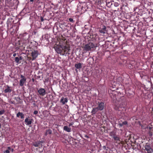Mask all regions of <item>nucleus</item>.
Segmentation results:
<instances>
[{"instance_id": "nucleus-19", "label": "nucleus", "mask_w": 153, "mask_h": 153, "mask_svg": "<svg viewBox=\"0 0 153 153\" xmlns=\"http://www.w3.org/2000/svg\"><path fill=\"white\" fill-rule=\"evenodd\" d=\"M64 130L68 132H70L71 131V128H69L67 126H64L63 128Z\"/></svg>"}, {"instance_id": "nucleus-6", "label": "nucleus", "mask_w": 153, "mask_h": 153, "mask_svg": "<svg viewBox=\"0 0 153 153\" xmlns=\"http://www.w3.org/2000/svg\"><path fill=\"white\" fill-rule=\"evenodd\" d=\"M31 54L32 57V60H33L37 57L39 53L38 51L37 50H33L32 51Z\"/></svg>"}, {"instance_id": "nucleus-7", "label": "nucleus", "mask_w": 153, "mask_h": 153, "mask_svg": "<svg viewBox=\"0 0 153 153\" xmlns=\"http://www.w3.org/2000/svg\"><path fill=\"white\" fill-rule=\"evenodd\" d=\"M43 39L42 40V42L43 43L45 46H47L48 45V35L46 34L43 35L42 37Z\"/></svg>"}, {"instance_id": "nucleus-27", "label": "nucleus", "mask_w": 153, "mask_h": 153, "mask_svg": "<svg viewBox=\"0 0 153 153\" xmlns=\"http://www.w3.org/2000/svg\"><path fill=\"white\" fill-rule=\"evenodd\" d=\"M109 135L113 137L115 136L116 135V133L114 131H112L110 132Z\"/></svg>"}, {"instance_id": "nucleus-53", "label": "nucleus", "mask_w": 153, "mask_h": 153, "mask_svg": "<svg viewBox=\"0 0 153 153\" xmlns=\"http://www.w3.org/2000/svg\"><path fill=\"white\" fill-rule=\"evenodd\" d=\"M48 12H49V13H51V12H52L51 10H50V11L48 10Z\"/></svg>"}, {"instance_id": "nucleus-9", "label": "nucleus", "mask_w": 153, "mask_h": 153, "mask_svg": "<svg viewBox=\"0 0 153 153\" xmlns=\"http://www.w3.org/2000/svg\"><path fill=\"white\" fill-rule=\"evenodd\" d=\"M98 106L97 107L99 111L103 110L105 107L104 103L102 102H97Z\"/></svg>"}, {"instance_id": "nucleus-24", "label": "nucleus", "mask_w": 153, "mask_h": 153, "mask_svg": "<svg viewBox=\"0 0 153 153\" xmlns=\"http://www.w3.org/2000/svg\"><path fill=\"white\" fill-rule=\"evenodd\" d=\"M41 143L40 141H38L37 142H36L33 144V146H34L36 147H38L40 145Z\"/></svg>"}, {"instance_id": "nucleus-60", "label": "nucleus", "mask_w": 153, "mask_h": 153, "mask_svg": "<svg viewBox=\"0 0 153 153\" xmlns=\"http://www.w3.org/2000/svg\"><path fill=\"white\" fill-rule=\"evenodd\" d=\"M34 33H35H35H36V32H34Z\"/></svg>"}, {"instance_id": "nucleus-52", "label": "nucleus", "mask_w": 153, "mask_h": 153, "mask_svg": "<svg viewBox=\"0 0 153 153\" xmlns=\"http://www.w3.org/2000/svg\"><path fill=\"white\" fill-rule=\"evenodd\" d=\"M94 35H95V36H94V38H95V37H96V36H97V34H94Z\"/></svg>"}, {"instance_id": "nucleus-31", "label": "nucleus", "mask_w": 153, "mask_h": 153, "mask_svg": "<svg viewBox=\"0 0 153 153\" xmlns=\"http://www.w3.org/2000/svg\"><path fill=\"white\" fill-rule=\"evenodd\" d=\"M5 112L4 110L3 109L1 111H0V115H1L3 114Z\"/></svg>"}, {"instance_id": "nucleus-59", "label": "nucleus", "mask_w": 153, "mask_h": 153, "mask_svg": "<svg viewBox=\"0 0 153 153\" xmlns=\"http://www.w3.org/2000/svg\"><path fill=\"white\" fill-rule=\"evenodd\" d=\"M138 146H140V144H139Z\"/></svg>"}, {"instance_id": "nucleus-36", "label": "nucleus", "mask_w": 153, "mask_h": 153, "mask_svg": "<svg viewBox=\"0 0 153 153\" xmlns=\"http://www.w3.org/2000/svg\"><path fill=\"white\" fill-rule=\"evenodd\" d=\"M8 149H9V150H10V151H11L12 152H13V149L11 148L10 147H8Z\"/></svg>"}, {"instance_id": "nucleus-5", "label": "nucleus", "mask_w": 153, "mask_h": 153, "mask_svg": "<svg viewBox=\"0 0 153 153\" xmlns=\"http://www.w3.org/2000/svg\"><path fill=\"white\" fill-rule=\"evenodd\" d=\"M20 78L21 79L19 81V85L21 86H23L26 82V79L25 77L22 75H21Z\"/></svg>"}, {"instance_id": "nucleus-21", "label": "nucleus", "mask_w": 153, "mask_h": 153, "mask_svg": "<svg viewBox=\"0 0 153 153\" xmlns=\"http://www.w3.org/2000/svg\"><path fill=\"white\" fill-rule=\"evenodd\" d=\"M98 111H99V109L96 107L93 108L91 112L92 114H95Z\"/></svg>"}, {"instance_id": "nucleus-39", "label": "nucleus", "mask_w": 153, "mask_h": 153, "mask_svg": "<svg viewBox=\"0 0 153 153\" xmlns=\"http://www.w3.org/2000/svg\"><path fill=\"white\" fill-rule=\"evenodd\" d=\"M52 133V131L49 129H48V134H51Z\"/></svg>"}, {"instance_id": "nucleus-18", "label": "nucleus", "mask_w": 153, "mask_h": 153, "mask_svg": "<svg viewBox=\"0 0 153 153\" xmlns=\"http://www.w3.org/2000/svg\"><path fill=\"white\" fill-rule=\"evenodd\" d=\"M94 36H95V35H93L90 31L87 34V36L88 37H89L91 39L94 38Z\"/></svg>"}, {"instance_id": "nucleus-35", "label": "nucleus", "mask_w": 153, "mask_h": 153, "mask_svg": "<svg viewBox=\"0 0 153 153\" xmlns=\"http://www.w3.org/2000/svg\"><path fill=\"white\" fill-rule=\"evenodd\" d=\"M123 7L125 6L127 7L128 5V4L126 2H124L123 3Z\"/></svg>"}, {"instance_id": "nucleus-1", "label": "nucleus", "mask_w": 153, "mask_h": 153, "mask_svg": "<svg viewBox=\"0 0 153 153\" xmlns=\"http://www.w3.org/2000/svg\"><path fill=\"white\" fill-rule=\"evenodd\" d=\"M67 42L64 41V45L62 44H61L60 43L57 45H52V48H54L56 52L59 54H61L64 55L65 54H67L68 52L70 50L69 45L67 44Z\"/></svg>"}, {"instance_id": "nucleus-8", "label": "nucleus", "mask_w": 153, "mask_h": 153, "mask_svg": "<svg viewBox=\"0 0 153 153\" xmlns=\"http://www.w3.org/2000/svg\"><path fill=\"white\" fill-rule=\"evenodd\" d=\"M106 28L105 26L103 25L102 28H99V31L101 35H104L107 32Z\"/></svg>"}, {"instance_id": "nucleus-50", "label": "nucleus", "mask_w": 153, "mask_h": 153, "mask_svg": "<svg viewBox=\"0 0 153 153\" xmlns=\"http://www.w3.org/2000/svg\"><path fill=\"white\" fill-rule=\"evenodd\" d=\"M16 55V53H14L13 54V56H14V57H15V56Z\"/></svg>"}, {"instance_id": "nucleus-11", "label": "nucleus", "mask_w": 153, "mask_h": 153, "mask_svg": "<svg viewBox=\"0 0 153 153\" xmlns=\"http://www.w3.org/2000/svg\"><path fill=\"white\" fill-rule=\"evenodd\" d=\"M126 94L127 95V96L129 97H131L133 96L134 94V92L131 89H128L126 90Z\"/></svg>"}, {"instance_id": "nucleus-32", "label": "nucleus", "mask_w": 153, "mask_h": 153, "mask_svg": "<svg viewBox=\"0 0 153 153\" xmlns=\"http://www.w3.org/2000/svg\"><path fill=\"white\" fill-rule=\"evenodd\" d=\"M148 133L150 137L152 136V135L153 132L150 131H149Z\"/></svg>"}, {"instance_id": "nucleus-38", "label": "nucleus", "mask_w": 153, "mask_h": 153, "mask_svg": "<svg viewBox=\"0 0 153 153\" xmlns=\"http://www.w3.org/2000/svg\"><path fill=\"white\" fill-rule=\"evenodd\" d=\"M38 111H36V110L34 111L33 112V114H38Z\"/></svg>"}, {"instance_id": "nucleus-58", "label": "nucleus", "mask_w": 153, "mask_h": 153, "mask_svg": "<svg viewBox=\"0 0 153 153\" xmlns=\"http://www.w3.org/2000/svg\"><path fill=\"white\" fill-rule=\"evenodd\" d=\"M152 111H153V108H152Z\"/></svg>"}, {"instance_id": "nucleus-13", "label": "nucleus", "mask_w": 153, "mask_h": 153, "mask_svg": "<svg viewBox=\"0 0 153 153\" xmlns=\"http://www.w3.org/2000/svg\"><path fill=\"white\" fill-rule=\"evenodd\" d=\"M38 92L40 95L42 96H44L45 94V90L44 88H39L38 90Z\"/></svg>"}, {"instance_id": "nucleus-16", "label": "nucleus", "mask_w": 153, "mask_h": 153, "mask_svg": "<svg viewBox=\"0 0 153 153\" xmlns=\"http://www.w3.org/2000/svg\"><path fill=\"white\" fill-rule=\"evenodd\" d=\"M13 18L10 17L8 18L7 21V26H9L10 25L12 24V23L13 22Z\"/></svg>"}, {"instance_id": "nucleus-20", "label": "nucleus", "mask_w": 153, "mask_h": 153, "mask_svg": "<svg viewBox=\"0 0 153 153\" xmlns=\"http://www.w3.org/2000/svg\"><path fill=\"white\" fill-rule=\"evenodd\" d=\"M75 67L76 68L80 69L82 67V64L80 63L76 64L75 65Z\"/></svg>"}, {"instance_id": "nucleus-23", "label": "nucleus", "mask_w": 153, "mask_h": 153, "mask_svg": "<svg viewBox=\"0 0 153 153\" xmlns=\"http://www.w3.org/2000/svg\"><path fill=\"white\" fill-rule=\"evenodd\" d=\"M50 4H51L53 6H50L49 7V8H48V10H54V6L53 4L52 3H51V2H48V6L49 5H50Z\"/></svg>"}, {"instance_id": "nucleus-22", "label": "nucleus", "mask_w": 153, "mask_h": 153, "mask_svg": "<svg viewBox=\"0 0 153 153\" xmlns=\"http://www.w3.org/2000/svg\"><path fill=\"white\" fill-rule=\"evenodd\" d=\"M53 10H51V13H49V15H48V18H49V20L52 19V17H53L54 15V13H53ZM49 19H48V21Z\"/></svg>"}, {"instance_id": "nucleus-42", "label": "nucleus", "mask_w": 153, "mask_h": 153, "mask_svg": "<svg viewBox=\"0 0 153 153\" xmlns=\"http://www.w3.org/2000/svg\"><path fill=\"white\" fill-rule=\"evenodd\" d=\"M140 33L139 32H137V35L138 36H140Z\"/></svg>"}, {"instance_id": "nucleus-33", "label": "nucleus", "mask_w": 153, "mask_h": 153, "mask_svg": "<svg viewBox=\"0 0 153 153\" xmlns=\"http://www.w3.org/2000/svg\"><path fill=\"white\" fill-rule=\"evenodd\" d=\"M10 150H9L8 147L7 148V149L4 152V153H10Z\"/></svg>"}, {"instance_id": "nucleus-55", "label": "nucleus", "mask_w": 153, "mask_h": 153, "mask_svg": "<svg viewBox=\"0 0 153 153\" xmlns=\"http://www.w3.org/2000/svg\"><path fill=\"white\" fill-rule=\"evenodd\" d=\"M123 6H122V7H120V9H121V10H122V9H123Z\"/></svg>"}, {"instance_id": "nucleus-47", "label": "nucleus", "mask_w": 153, "mask_h": 153, "mask_svg": "<svg viewBox=\"0 0 153 153\" xmlns=\"http://www.w3.org/2000/svg\"><path fill=\"white\" fill-rule=\"evenodd\" d=\"M46 132L45 133V135L46 136H47V132L48 131V130H46Z\"/></svg>"}, {"instance_id": "nucleus-45", "label": "nucleus", "mask_w": 153, "mask_h": 153, "mask_svg": "<svg viewBox=\"0 0 153 153\" xmlns=\"http://www.w3.org/2000/svg\"><path fill=\"white\" fill-rule=\"evenodd\" d=\"M33 105L34 106H36V103H35V101H33Z\"/></svg>"}, {"instance_id": "nucleus-57", "label": "nucleus", "mask_w": 153, "mask_h": 153, "mask_svg": "<svg viewBox=\"0 0 153 153\" xmlns=\"http://www.w3.org/2000/svg\"><path fill=\"white\" fill-rule=\"evenodd\" d=\"M53 110H54L55 111H56V110H55V109L54 108Z\"/></svg>"}, {"instance_id": "nucleus-4", "label": "nucleus", "mask_w": 153, "mask_h": 153, "mask_svg": "<svg viewBox=\"0 0 153 153\" xmlns=\"http://www.w3.org/2000/svg\"><path fill=\"white\" fill-rule=\"evenodd\" d=\"M110 92V96L113 101V102H116L117 100V97L118 96L117 95L118 94L117 92V91H115V90H110V91H109Z\"/></svg>"}, {"instance_id": "nucleus-37", "label": "nucleus", "mask_w": 153, "mask_h": 153, "mask_svg": "<svg viewBox=\"0 0 153 153\" xmlns=\"http://www.w3.org/2000/svg\"><path fill=\"white\" fill-rule=\"evenodd\" d=\"M69 21L72 22H74V20L72 18H70L69 19Z\"/></svg>"}, {"instance_id": "nucleus-26", "label": "nucleus", "mask_w": 153, "mask_h": 153, "mask_svg": "<svg viewBox=\"0 0 153 153\" xmlns=\"http://www.w3.org/2000/svg\"><path fill=\"white\" fill-rule=\"evenodd\" d=\"M127 122L126 121H124L122 122V123H119V125L120 127H122L124 125H126L127 124Z\"/></svg>"}, {"instance_id": "nucleus-3", "label": "nucleus", "mask_w": 153, "mask_h": 153, "mask_svg": "<svg viewBox=\"0 0 153 153\" xmlns=\"http://www.w3.org/2000/svg\"><path fill=\"white\" fill-rule=\"evenodd\" d=\"M97 47V44L95 43L90 42L85 45L84 47V49L86 51H91V49L94 50Z\"/></svg>"}, {"instance_id": "nucleus-10", "label": "nucleus", "mask_w": 153, "mask_h": 153, "mask_svg": "<svg viewBox=\"0 0 153 153\" xmlns=\"http://www.w3.org/2000/svg\"><path fill=\"white\" fill-rule=\"evenodd\" d=\"M145 150L147 153H153V149L149 145H146L145 146Z\"/></svg>"}, {"instance_id": "nucleus-30", "label": "nucleus", "mask_w": 153, "mask_h": 153, "mask_svg": "<svg viewBox=\"0 0 153 153\" xmlns=\"http://www.w3.org/2000/svg\"><path fill=\"white\" fill-rule=\"evenodd\" d=\"M19 57H16L15 58V61L17 63H19Z\"/></svg>"}, {"instance_id": "nucleus-29", "label": "nucleus", "mask_w": 153, "mask_h": 153, "mask_svg": "<svg viewBox=\"0 0 153 153\" xmlns=\"http://www.w3.org/2000/svg\"><path fill=\"white\" fill-rule=\"evenodd\" d=\"M113 138L115 140L118 141L120 140V138L119 137L116 135L115 136L113 137Z\"/></svg>"}, {"instance_id": "nucleus-25", "label": "nucleus", "mask_w": 153, "mask_h": 153, "mask_svg": "<svg viewBox=\"0 0 153 153\" xmlns=\"http://www.w3.org/2000/svg\"><path fill=\"white\" fill-rule=\"evenodd\" d=\"M53 44L54 45H57V44L56 43H55V41H54V39H53V40L50 43V48H52V45H53Z\"/></svg>"}, {"instance_id": "nucleus-48", "label": "nucleus", "mask_w": 153, "mask_h": 153, "mask_svg": "<svg viewBox=\"0 0 153 153\" xmlns=\"http://www.w3.org/2000/svg\"><path fill=\"white\" fill-rule=\"evenodd\" d=\"M19 60H21L22 59V56H20L19 57Z\"/></svg>"}, {"instance_id": "nucleus-56", "label": "nucleus", "mask_w": 153, "mask_h": 153, "mask_svg": "<svg viewBox=\"0 0 153 153\" xmlns=\"http://www.w3.org/2000/svg\"><path fill=\"white\" fill-rule=\"evenodd\" d=\"M51 108H52V107H51H51H50V109H51Z\"/></svg>"}, {"instance_id": "nucleus-44", "label": "nucleus", "mask_w": 153, "mask_h": 153, "mask_svg": "<svg viewBox=\"0 0 153 153\" xmlns=\"http://www.w3.org/2000/svg\"><path fill=\"white\" fill-rule=\"evenodd\" d=\"M85 137L87 138H89V136L87 135H85Z\"/></svg>"}, {"instance_id": "nucleus-2", "label": "nucleus", "mask_w": 153, "mask_h": 153, "mask_svg": "<svg viewBox=\"0 0 153 153\" xmlns=\"http://www.w3.org/2000/svg\"><path fill=\"white\" fill-rule=\"evenodd\" d=\"M119 105H115L114 107L116 110L118 111H122L124 110H126V99L124 97L122 98L121 100H119Z\"/></svg>"}, {"instance_id": "nucleus-40", "label": "nucleus", "mask_w": 153, "mask_h": 153, "mask_svg": "<svg viewBox=\"0 0 153 153\" xmlns=\"http://www.w3.org/2000/svg\"><path fill=\"white\" fill-rule=\"evenodd\" d=\"M49 25H50L51 26H52L54 25V22L53 23H52V22H50Z\"/></svg>"}, {"instance_id": "nucleus-54", "label": "nucleus", "mask_w": 153, "mask_h": 153, "mask_svg": "<svg viewBox=\"0 0 153 153\" xmlns=\"http://www.w3.org/2000/svg\"><path fill=\"white\" fill-rule=\"evenodd\" d=\"M30 2H33L34 0H30Z\"/></svg>"}, {"instance_id": "nucleus-14", "label": "nucleus", "mask_w": 153, "mask_h": 153, "mask_svg": "<svg viewBox=\"0 0 153 153\" xmlns=\"http://www.w3.org/2000/svg\"><path fill=\"white\" fill-rule=\"evenodd\" d=\"M68 101V98H64V97H62L60 100V102L62 103L63 105H64L65 103Z\"/></svg>"}, {"instance_id": "nucleus-41", "label": "nucleus", "mask_w": 153, "mask_h": 153, "mask_svg": "<svg viewBox=\"0 0 153 153\" xmlns=\"http://www.w3.org/2000/svg\"><path fill=\"white\" fill-rule=\"evenodd\" d=\"M73 124H74V123L71 122L69 124V126H71Z\"/></svg>"}, {"instance_id": "nucleus-43", "label": "nucleus", "mask_w": 153, "mask_h": 153, "mask_svg": "<svg viewBox=\"0 0 153 153\" xmlns=\"http://www.w3.org/2000/svg\"><path fill=\"white\" fill-rule=\"evenodd\" d=\"M40 19H41V21H43L44 20V19L42 17H40Z\"/></svg>"}, {"instance_id": "nucleus-51", "label": "nucleus", "mask_w": 153, "mask_h": 153, "mask_svg": "<svg viewBox=\"0 0 153 153\" xmlns=\"http://www.w3.org/2000/svg\"><path fill=\"white\" fill-rule=\"evenodd\" d=\"M149 129L150 130V131H151V130L152 129V127H149Z\"/></svg>"}, {"instance_id": "nucleus-49", "label": "nucleus", "mask_w": 153, "mask_h": 153, "mask_svg": "<svg viewBox=\"0 0 153 153\" xmlns=\"http://www.w3.org/2000/svg\"><path fill=\"white\" fill-rule=\"evenodd\" d=\"M32 82H34V81H35V79L33 78L32 79Z\"/></svg>"}, {"instance_id": "nucleus-34", "label": "nucleus", "mask_w": 153, "mask_h": 153, "mask_svg": "<svg viewBox=\"0 0 153 153\" xmlns=\"http://www.w3.org/2000/svg\"><path fill=\"white\" fill-rule=\"evenodd\" d=\"M151 44V42H149V46L150 47L152 48L151 50L152 51V52H153V45H151L150 44Z\"/></svg>"}, {"instance_id": "nucleus-46", "label": "nucleus", "mask_w": 153, "mask_h": 153, "mask_svg": "<svg viewBox=\"0 0 153 153\" xmlns=\"http://www.w3.org/2000/svg\"><path fill=\"white\" fill-rule=\"evenodd\" d=\"M103 149H106V150H107V149H106V147L105 146H103Z\"/></svg>"}, {"instance_id": "nucleus-12", "label": "nucleus", "mask_w": 153, "mask_h": 153, "mask_svg": "<svg viewBox=\"0 0 153 153\" xmlns=\"http://www.w3.org/2000/svg\"><path fill=\"white\" fill-rule=\"evenodd\" d=\"M29 117H26L25 120V122L27 125H31L33 119L31 118H29Z\"/></svg>"}, {"instance_id": "nucleus-17", "label": "nucleus", "mask_w": 153, "mask_h": 153, "mask_svg": "<svg viewBox=\"0 0 153 153\" xmlns=\"http://www.w3.org/2000/svg\"><path fill=\"white\" fill-rule=\"evenodd\" d=\"M20 117V118L22 119H23L24 118V115L22 112H19L17 113L16 114V117Z\"/></svg>"}, {"instance_id": "nucleus-15", "label": "nucleus", "mask_w": 153, "mask_h": 153, "mask_svg": "<svg viewBox=\"0 0 153 153\" xmlns=\"http://www.w3.org/2000/svg\"><path fill=\"white\" fill-rule=\"evenodd\" d=\"M7 88L4 90V92L5 93H10L12 90L10 89V87L8 85L6 86Z\"/></svg>"}, {"instance_id": "nucleus-28", "label": "nucleus", "mask_w": 153, "mask_h": 153, "mask_svg": "<svg viewBox=\"0 0 153 153\" xmlns=\"http://www.w3.org/2000/svg\"><path fill=\"white\" fill-rule=\"evenodd\" d=\"M49 98V99L50 101H52L53 100V97L51 94H48V98Z\"/></svg>"}]
</instances>
